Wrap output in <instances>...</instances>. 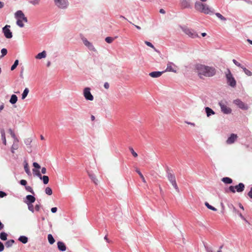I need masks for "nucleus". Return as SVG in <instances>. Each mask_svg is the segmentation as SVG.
I'll return each instance as SVG.
<instances>
[{
	"label": "nucleus",
	"instance_id": "obj_1",
	"mask_svg": "<svg viewBox=\"0 0 252 252\" xmlns=\"http://www.w3.org/2000/svg\"><path fill=\"white\" fill-rule=\"evenodd\" d=\"M194 71L200 79H203L204 77H212L215 76L217 72L214 67L201 63L195 64L194 66Z\"/></svg>",
	"mask_w": 252,
	"mask_h": 252
},
{
	"label": "nucleus",
	"instance_id": "obj_2",
	"mask_svg": "<svg viewBox=\"0 0 252 252\" xmlns=\"http://www.w3.org/2000/svg\"><path fill=\"white\" fill-rule=\"evenodd\" d=\"M194 8L196 11L205 14H212L214 13L213 9L211 7L200 1L195 2Z\"/></svg>",
	"mask_w": 252,
	"mask_h": 252
},
{
	"label": "nucleus",
	"instance_id": "obj_3",
	"mask_svg": "<svg viewBox=\"0 0 252 252\" xmlns=\"http://www.w3.org/2000/svg\"><path fill=\"white\" fill-rule=\"evenodd\" d=\"M15 18L17 19V24L20 27L22 28L24 26L23 22L27 23L28 22L27 18L25 17L23 12L19 10L15 14Z\"/></svg>",
	"mask_w": 252,
	"mask_h": 252
},
{
	"label": "nucleus",
	"instance_id": "obj_4",
	"mask_svg": "<svg viewBox=\"0 0 252 252\" xmlns=\"http://www.w3.org/2000/svg\"><path fill=\"white\" fill-rule=\"evenodd\" d=\"M167 178L175 190L177 192H179L180 190L176 182L175 176L172 172L169 169L167 170Z\"/></svg>",
	"mask_w": 252,
	"mask_h": 252
},
{
	"label": "nucleus",
	"instance_id": "obj_5",
	"mask_svg": "<svg viewBox=\"0 0 252 252\" xmlns=\"http://www.w3.org/2000/svg\"><path fill=\"white\" fill-rule=\"evenodd\" d=\"M227 84L231 87H235L236 85V82L229 69L225 72Z\"/></svg>",
	"mask_w": 252,
	"mask_h": 252
},
{
	"label": "nucleus",
	"instance_id": "obj_6",
	"mask_svg": "<svg viewBox=\"0 0 252 252\" xmlns=\"http://www.w3.org/2000/svg\"><path fill=\"white\" fill-rule=\"evenodd\" d=\"M221 111L225 114H230L232 110L230 108L227 107L226 101H221L219 103Z\"/></svg>",
	"mask_w": 252,
	"mask_h": 252
},
{
	"label": "nucleus",
	"instance_id": "obj_7",
	"mask_svg": "<svg viewBox=\"0 0 252 252\" xmlns=\"http://www.w3.org/2000/svg\"><path fill=\"white\" fill-rule=\"evenodd\" d=\"M182 29L185 33L191 38H195L198 37L197 33L192 29L188 28H184Z\"/></svg>",
	"mask_w": 252,
	"mask_h": 252
},
{
	"label": "nucleus",
	"instance_id": "obj_8",
	"mask_svg": "<svg viewBox=\"0 0 252 252\" xmlns=\"http://www.w3.org/2000/svg\"><path fill=\"white\" fill-rule=\"evenodd\" d=\"M91 89L90 88H85L83 91V95L86 99L92 101L94 100V96L91 93Z\"/></svg>",
	"mask_w": 252,
	"mask_h": 252
},
{
	"label": "nucleus",
	"instance_id": "obj_9",
	"mask_svg": "<svg viewBox=\"0 0 252 252\" xmlns=\"http://www.w3.org/2000/svg\"><path fill=\"white\" fill-rule=\"evenodd\" d=\"M55 4L60 8H65L68 5L67 0H54Z\"/></svg>",
	"mask_w": 252,
	"mask_h": 252
},
{
	"label": "nucleus",
	"instance_id": "obj_10",
	"mask_svg": "<svg viewBox=\"0 0 252 252\" xmlns=\"http://www.w3.org/2000/svg\"><path fill=\"white\" fill-rule=\"evenodd\" d=\"M10 26L9 25H6L3 28L2 31L4 33V36L7 38H10L12 37V34L9 30Z\"/></svg>",
	"mask_w": 252,
	"mask_h": 252
},
{
	"label": "nucleus",
	"instance_id": "obj_11",
	"mask_svg": "<svg viewBox=\"0 0 252 252\" xmlns=\"http://www.w3.org/2000/svg\"><path fill=\"white\" fill-rule=\"evenodd\" d=\"M233 102L234 104H235L240 108H241L242 109L247 110L248 109V106L247 105H246L243 102H242L239 99L234 100Z\"/></svg>",
	"mask_w": 252,
	"mask_h": 252
},
{
	"label": "nucleus",
	"instance_id": "obj_12",
	"mask_svg": "<svg viewBox=\"0 0 252 252\" xmlns=\"http://www.w3.org/2000/svg\"><path fill=\"white\" fill-rule=\"evenodd\" d=\"M237 135L235 134L232 133L230 135V137L228 138L226 140L227 144H231L233 143L237 138Z\"/></svg>",
	"mask_w": 252,
	"mask_h": 252
},
{
	"label": "nucleus",
	"instance_id": "obj_13",
	"mask_svg": "<svg viewBox=\"0 0 252 252\" xmlns=\"http://www.w3.org/2000/svg\"><path fill=\"white\" fill-rule=\"evenodd\" d=\"M35 200V198L31 195H28L26 196V200L25 201V202L27 204H32L33 203Z\"/></svg>",
	"mask_w": 252,
	"mask_h": 252
},
{
	"label": "nucleus",
	"instance_id": "obj_14",
	"mask_svg": "<svg viewBox=\"0 0 252 252\" xmlns=\"http://www.w3.org/2000/svg\"><path fill=\"white\" fill-rule=\"evenodd\" d=\"M165 71H154L150 73L149 75L153 78H157L160 76Z\"/></svg>",
	"mask_w": 252,
	"mask_h": 252
},
{
	"label": "nucleus",
	"instance_id": "obj_15",
	"mask_svg": "<svg viewBox=\"0 0 252 252\" xmlns=\"http://www.w3.org/2000/svg\"><path fill=\"white\" fill-rule=\"evenodd\" d=\"M57 246L58 249L62 252H64L66 250V246L65 244L61 241H59L57 243Z\"/></svg>",
	"mask_w": 252,
	"mask_h": 252
},
{
	"label": "nucleus",
	"instance_id": "obj_16",
	"mask_svg": "<svg viewBox=\"0 0 252 252\" xmlns=\"http://www.w3.org/2000/svg\"><path fill=\"white\" fill-rule=\"evenodd\" d=\"M235 189L238 192H242L245 189V185L243 183H239L238 185L235 186Z\"/></svg>",
	"mask_w": 252,
	"mask_h": 252
},
{
	"label": "nucleus",
	"instance_id": "obj_17",
	"mask_svg": "<svg viewBox=\"0 0 252 252\" xmlns=\"http://www.w3.org/2000/svg\"><path fill=\"white\" fill-rule=\"evenodd\" d=\"M83 43L90 50H94V47L92 44L90 43L87 39H83Z\"/></svg>",
	"mask_w": 252,
	"mask_h": 252
},
{
	"label": "nucleus",
	"instance_id": "obj_18",
	"mask_svg": "<svg viewBox=\"0 0 252 252\" xmlns=\"http://www.w3.org/2000/svg\"><path fill=\"white\" fill-rule=\"evenodd\" d=\"M181 6L184 8H189L190 7L189 0H181Z\"/></svg>",
	"mask_w": 252,
	"mask_h": 252
},
{
	"label": "nucleus",
	"instance_id": "obj_19",
	"mask_svg": "<svg viewBox=\"0 0 252 252\" xmlns=\"http://www.w3.org/2000/svg\"><path fill=\"white\" fill-rule=\"evenodd\" d=\"M89 177L91 179L92 181L95 184L97 185L98 183V180L96 178L95 176L92 173H88Z\"/></svg>",
	"mask_w": 252,
	"mask_h": 252
},
{
	"label": "nucleus",
	"instance_id": "obj_20",
	"mask_svg": "<svg viewBox=\"0 0 252 252\" xmlns=\"http://www.w3.org/2000/svg\"><path fill=\"white\" fill-rule=\"evenodd\" d=\"M173 64L172 63L169 62L167 64V68L165 71H171L176 72V70L174 69L172 67Z\"/></svg>",
	"mask_w": 252,
	"mask_h": 252
},
{
	"label": "nucleus",
	"instance_id": "obj_21",
	"mask_svg": "<svg viewBox=\"0 0 252 252\" xmlns=\"http://www.w3.org/2000/svg\"><path fill=\"white\" fill-rule=\"evenodd\" d=\"M24 169H25V171L26 172V173L29 176L32 175V173H31V172L30 171L28 163H27V162L26 161H24Z\"/></svg>",
	"mask_w": 252,
	"mask_h": 252
},
{
	"label": "nucleus",
	"instance_id": "obj_22",
	"mask_svg": "<svg viewBox=\"0 0 252 252\" xmlns=\"http://www.w3.org/2000/svg\"><path fill=\"white\" fill-rule=\"evenodd\" d=\"M46 57V53L45 51L38 53L36 56L35 58L36 59H41L42 58H45Z\"/></svg>",
	"mask_w": 252,
	"mask_h": 252
},
{
	"label": "nucleus",
	"instance_id": "obj_23",
	"mask_svg": "<svg viewBox=\"0 0 252 252\" xmlns=\"http://www.w3.org/2000/svg\"><path fill=\"white\" fill-rule=\"evenodd\" d=\"M205 111L207 117H209L212 115L215 114V112L212 109L208 107L205 108Z\"/></svg>",
	"mask_w": 252,
	"mask_h": 252
},
{
	"label": "nucleus",
	"instance_id": "obj_24",
	"mask_svg": "<svg viewBox=\"0 0 252 252\" xmlns=\"http://www.w3.org/2000/svg\"><path fill=\"white\" fill-rule=\"evenodd\" d=\"M24 142L25 144L26 145L27 148H31L32 147L31 146V143L32 142V139L31 138H28L25 139Z\"/></svg>",
	"mask_w": 252,
	"mask_h": 252
},
{
	"label": "nucleus",
	"instance_id": "obj_25",
	"mask_svg": "<svg viewBox=\"0 0 252 252\" xmlns=\"http://www.w3.org/2000/svg\"><path fill=\"white\" fill-rule=\"evenodd\" d=\"M221 181L226 184H230L232 183V180L229 177H223L221 179Z\"/></svg>",
	"mask_w": 252,
	"mask_h": 252
},
{
	"label": "nucleus",
	"instance_id": "obj_26",
	"mask_svg": "<svg viewBox=\"0 0 252 252\" xmlns=\"http://www.w3.org/2000/svg\"><path fill=\"white\" fill-rule=\"evenodd\" d=\"M18 240L23 244H26L28 242V238L25 236H21Z\"/></svg>",
	"mask_w": 252,
	"mask_h": 252
},
{
	"label": "nucleus",
	"instance_id": "obj_27",
	"mask_svg": "<svg viewBox=\"0 0 252 252\" xmlns=\"http://www.w3.org/2000/svg\"><path fill=\"white\" fill-rule=\"evenodd\" d=\"M17 100V96L15 94H12L11 96L9 101L11 104H13L16 103Z\"/></svg>",
	"mask_w": 252,
	"mask_h": 252
},
{
	"label": "nucleus",
	"instance_id": "obj_28",
	"mask_svg": "<svg viewBox=\"0 0 252 252\" xmlns=\"http://www.w3.org/2000/svg\"><path fill=\"white\" fill-rule=\"evenodd\" d=\"M1 136L2 140L3 141V143L5 145H6V140L5 132H4V130H1Z\"/></svg>",
	"mask_w": 252,
	"mask_h": 252
},
{
	"label": "nucleus",
	"instance_id": "obj_29",
	"mask_svg": "<svg viewBox=\"0 0 252 252\" xmlns=\"http://www.w3.org/2000/svg\"><path fill=\"white\" fill-rule=\"evenodd\" d=\"M29 92V89L26 88L24 90V91L22 94V99H24L27 97Z\"/></svg>",
	"mask_w": 252,
	"mask_h": 252
},
{
	"label": "nucleus",
	"instance_id": "obj_30",
	"mask_svg": "<svg viewBox=\"0 0 252 252\" xmlns=\"http://www.w3.org/2000/svg\"><path fill=\"white\" fill-rule=\"evenodd\" d=\"M48 240L49 243L50 244H53L55 241L54 238H53V236L51 234H49L48 235Z\"/></svg>",
	"mask_w": 252,
	"mask_h": 252
},
{
	"label": "nucleus",
	"instance_id": "obj_31",
	"mask_svg": "<svg viewBox=\"0 0 252 252\" xmlns=\"http://www.w3.org/2000/svg\"><path fill=\"white\" fill-rule=\"evenodd\" d=\"M14 243V240H12V239L9 240L5 243V246L7 248H9V247H11Z\"/></svg>",
	"mask_w": 252,
	"mask_h": 252
},
{
	"label": "nucleus",
	"instance_id": "obj_32",
	"mask_svg": "<svg viewBox=\"0 0 252 252\" xmlns=\"http://www.w3.org/2000/svg\"><path fill=\"white\" fill-rule=\"evenodd\" d=\"M7 234L4 232H1L0 234V238L3 241H5L7 239Z\"/></svg>",
	"mask_w": 252,
	"mask_h": 252
},
{
	"label": "nucleus",
	"instance_id": "obj_33",
	"mask_svg": "<svg viewBox=\"0 0 252 252\" xmlns=\"http://www.w3.org/2000/svg\"><path fill=\"white\" fill-rule=\"evenodd\" d=\"M205 205L207 207V208H208L209 209H210L211 210H213V211H217V209L215 207H214L213 206H211V205H210L208 202H206L205 203Z\"/></svg>",
	"mask_w": 252,
	"mask_h": 252
},
{
	"label": "nucleus",
	"instance_id": "obj_34",
	"mask_svg": "<svg viewBox=\"0 0 252 252\" xmlns=\"http://www.w3.org/2000/svg\"><path fill=\"white\" fill-rule=\"evenodd\" d=\"M242 68H243V71H244V72L245 73V74L246 75H247L248 76H251L252 75V72L250 70H248L246 67H242Z\"/></svg>",
	"mask_w": 252,
	"mask_h": 252
},
{
	"label": "nucleus",
	"instance_id": "obj_35",
	"mask_svg": "<svg viewBox=\"0 0 252 252\" xmlns=\"http://www.w3.org/2000/svg\"><path fill=\"white\" fill-rule=\"evenodd\" d=\"M8 131L11 135V137L16 140L17 141H18L17 138H16V135L14 133V131L11 129H9Z\"/></svg>",
	"mask_w": 252,
	"mask_h": 252
},
{
	"label": "nucleus",
	"instance_id": "obj_36",
	"mask_svg": "<svg viewBox=\"0 0 252 252\" xmlns=\"http://www.w3.org/2000/svg\"><path fill=\"white\" fill-rule=\"evenodd\" d=\"M40 0H30L29 2L33 5H38L40 3Z\"/></svg>",
	"mask_w": 252,
	"mask_h": 252
},
{
	"label": "nucleus",
	"instance_id": "obj_37",
	"mask_svg": "<svg viewBox=\"0 0 252 252\" xmlns=\"http://www.w3.org/2000/svg\"><path fill=\"white\" fill-rule=\"evenodd\" d=\"M41 179H42L43 183L44 184H47L49 182V178L47 176H43V177H42Z\"/></svg>",
	"mask_w": 252,
	"mask_h": 252
},
{
	"label": "nucleus",
	"instance_id": "obj_38",
	"mask_svg": "<svg viewBox=\"0 0 252 252\" xmlns=\"http://www.w3.org/2000/svg\"><path fill=\"white\" fill-rule=\"evenodd\" d=\"M45 192L49 195H51L52 194V190L50 187H47L45 189Z\"/></svg>",
	"mask_w": 252,
	"mask_h": 252
},
{
	"label": "nucleus",
	"instance_id": "obj_39",
	"mask_svg": "<svg viewBox=\"0 0 252 252\" xmlns=\"http://www.w3.org/2000/svg\"><path fill=\"white\" fill-rule=\"evenodd\" d=\"M129 150L133 157H137L138 156L137 154L134 151V150H133V149L132 147H129Z\"/></svg>",
	"mask_w": 252,
	"mask_h": 252
},
{
	"label": "nucleus",
	"instance_id": "obj_40",
	"mask_svg": "<svg viewBox=\"0 0 252 252\" xmlns=\"http://www.w3.org/2000/svg\"><path fill=\"white\" fill-rule=\"evenodd\" d=\"M18 63H19V61L18 60H15L14 64L12 65V66L11 67V70H14L16 68L17 65H18Z\"/></svg>",
	"mask_w": 252,
	"mask_h": 252
},
{
	"label": "nucleus",
	"instance_id": "obj_41",
	"mask_svg": "<svg viewBox=\"0 0 252 252\" xmlns=\"http://www.w3.org/2000/svg\"><path fill=\"white\" fill-rule=\"evenodd\" d=\"M136 172L139 175V176H140V178H141L143 182L144 183H146V180L145 179L144 177L143 176V175L141 173V172L139 170H136Z\"/></svg>",
	"mask_w": 252,
	"mask_h": 252
},
{
	"label": "nucleus",
	"instance_id": "obj_42",
	"mask_svg": "<svg viewBox=\"0 0 252 252\" xmlns=\"http://www.w3.org/2000/svg\"><path fill=\"white\" fill-rule=\"evenodd\" d=\"M25 189H26L27 191L32 193V194H34V192L32 189V188L30 186H26L25 187Z\"/></svg>",
	"mask_w": 252,
	"mask_h": 252
},
{
	"label": "nucleus",
	"instance_id": "obj_43",
	"mask_svg": "<svg viewBox=\"0 0 252 252\" xmlns=\"http://www.w3.org/2000/svg\"><path fill=\"white\" fill-rule=\"evenodd\" d=\"M105 40L106 42L111 43L113 41L114 39L111 37H107L105 38Z\"/></svg>",
	"mask_w": 252,
	"mask_h": 252
},
{
	"label": "nucleus",
	"instance_id": "obj_44",
	"mask_svg": "<svg viewBox=\"0 0 252 252\" xmlns=\"http://www.w3.org/2000/svg\"><path fill=\"white\" fill-rule=\"evenodd\" d=\"M27 205L28 206L29 210L33 213L34 212V208H33V205H32V204H29Z\"/></svg>",
	"mask_w": 252,
	"mask_h": 252
},
{
	"label": "nucleus",
	"instance_id": "obj_45",
	"mask_svg": "<svg viewBox=\"0 0 252 252\" xmlns=\"http://www.w3.org/2000/svg\"><path fill=\"white\" fill-rule=\"evenodd\" d=\"M1 53L2 54L1 57H3V56H4L5 55H6V54L7 53V50L6 49L3 48L1 50Z\"/></svg>",
	"mask_w": 252,
	"mask_h": 252
},
{
	"label": "nucleus",
	"instance_id": "obj_46",
	"mask_svg": "<svg viewBox=\"0 0 252 252\" xmlns=\"http://www.w3.org/2000/svg\"><path fill=\"white\" fill-rule=\"evenodd\" d=\"M229 190L232 193L235 192V186H231L229 187Z\"/></svg>",
	"mask_w": 252,
	"mask_h": 252
},
{
	"label": "nucleus",
	"instance_id": "obj_47",
	"mask_svg": "<svg viewBox=\"0 0 252 252\" xmlns=\"http://www.w3.org/2000/svg\"><path fill=\"white\" fill-rule=\"evenodd\" d=\"M216 16H217L218 18H220L221 20H225V18H224V17L222 15H221L220 13H217L216 14Z\"/></svg>",
	"mask_w": 252,
	"mask_h": 252
},
{
	"label": "nucleus",
	"instance_id": "obj_48",
	"mask_svg": "<svg viewBox=\"0 0 252 252\" xmlns=\"http://www.w3.org/2000/svg\"><path fill=\"white\" fill-rule=\"evenodd\" d=\"M233 62L236 65H237L239 67H241V68L242 67V66H241V64L239 62H238L236 60L233 59Z\"/></svg>",
	"mask_w": 252,
	"mask_h": 252
},
{
	"label": "nucleus",
	"instance_id": "obj_49",
	"mask_svg": "<svg viewBox=\"0 0 252 252\" xmlns=\"http://www.w3.org/2000/svg\"><path fill=\"white\" fill-rule=\"evenodd\" d=\"M145 43L147 46H149V47H151V48H152L155 49V47H154V45H153L151 42L146 41L145 42Z\"/></svg>",
	"mask_w": 252,
	"mask_h": 252
},
{
	"label": "nucleus",
	"instance_id": "obj_50",
	"mask_svg": "<svg viewBox=\"0 0 252 252\" xmlns=\"http://www.w3.org/2000/svg\"><path fill=\"white\" fill-rule=\"evenodd\" d=\"M20 183L21 185L22 186H25V187L26 186V185H27V182L26 180H21L20 181Z\"/></svg>",
	"mask_w": 252,
	"mask_h": 252
},
{
	"label": "nucleus",
	"instance_id": "obj_51",
	"mask_svg": "<svg viewBox=\"0 0 252 252\" xmlns=\"http://www.w3.org/2000/svg\"><path fill=\"white\" fill-rule=\"evenodd\" d=\"M6 196V193L2 191H0V198H2Z\"/></svg>",
	"mask_w": 252,
	"mask_h": 252
},
{
	"label": "nucleus",
	"instance_id": "obj_52",
	"mask_svg": "<svg viewBox=\"0 0 252 252\" xmlns=\"http://www.w3.org/2000/svg\"><path fill=\"white\" fill-rule=\"evenodd\" d=\"M238 214L242 220H244L247 223L248 222L247 220H246V219L244 218V217L242 215L241 213H238Z\"/></svg>",
	"mask_w": 252,
	"mask_h": 252
},
{
	"label": "nucleus",
	"instance_id": "obj_53",
	"mask_svg": "<svg viewBox=\"0 0 252 252\" xmlns=\"http://www.w3.org/2000/svg\"><path fill=\"white\" fill-rule=\"evenodd\" d=\"M33 166L35 167V168H40V165H39V164H38L37 162H33Z\"/></svg>",
	"mask_w": 252,
	"mask_h": 252
},
{
	"label": "nucleus",
	"instance_id": "obj_54",
	"mask_svg": "<svg viewBox=\"0 0 252 252\" xmlns=\"http://www.w3.org/2000/svg\"><path fill=\"white\" fill-rule=\"evenodd\" d=\"M4 249V245L1 242H0V252L3 251Z\"/></svg>",
	"mask_w": 252,
	"mask_h": 252
},
{
	"label": "nucleus",
	"instance_id": "obj_55",
	"mask_svg": "<svg viewBox=\"0 0 252 252\" xmlns=\"http://www.w3.org/2000/svg\"><path fill=\"white\" fill-rule=\"evenodd\" d=\"M248 195L250 198H252V187H251L250 191L248 192Z\"/></svg>",
	"mask_w": 252,
	"mask_h": 252
},
{
	"label": "nucleus",
	"instance_id": "obj_56",
	"mask_svg": "<svg viewBox=\"0 0 252 252\" xmlns=\"http://www.w3.org/2000/svg\"><path fill=\"white\" fill-rule=\"evenodd\" d=\"M104 87L106 89H108L109 88V84L107 82H105L104 84Z\"/></svg>",
	"mask_w": 252,
	"mask_h": 252
},
{
	"label": "nucleus",
	"instance_id": "obj_57",
	"mask_svg": "<svg viewBox=\"0 0 252 252\" xmlns=\"http://www.w3.org/2000/svg\"><path fill=\"white\" fill-rule=\"evenodd\" d=\"M51 210L53 213H55L57 211V208H56V207L52 208Z\"/></svg>",
	"mask_w": 252,
	"mask_h": 252
},
{
	"label": "nucleus",
	"instance_id": "obj_58",
	"mask_svg": "<svg viewBox=\"0 0 252 252\" xmlns=\"http://www.w3.org/2000/svg\"><path fill=\"white\" fill-rule=\"evenodd\" d=\"M40 208V205H38V204L36 205L35 206V209L37 211H38L39 210Z\"/></svg>",
	"mask_w": 252,
	"mask_h": 252
},
{
	"label": "nucleus",
	"instance_id": "obj_59",
	"mask_svg": "<svg viewBox=\"0 0 252 252\" xmlns=\"http://www.w3.org/2000/svg\"><path fill=\"white\" fill-rule=\"evenodd\" d=\"M41 172L42 174H45L46 173V169L45 167H42L41 169Z\"/></svg>",
	"mask_w": 252,
	"mask_h": 252
},
{
	"label": "nucleus",
	"instance_id": "obj_60",
	"mask_svg": "<svg viewBox=\"0 0 252 252\" xmlns=\"http://www.w3.org/2000/svg\"><path fill=\"white\" fill-rule=\"evenodd\" d=\"M206 251H207V252H213L211 248H206Z\"/></svg>",
	"mask_w": 252,
	"mask_h": 252
},
{
	"label": "nucleus",
	"instance_id": "obj_61",
	"mask_svg": "<svg viewBox=\"0 0 252 252\" xmlns=\"http://www.w3.org/2000/svg\"><path fill=\"white\" fill-rule=\"evenodd\" d=\"M187 124H188V125H190L192 126H195V124L194 123H191V122H186Z\"/></svg>",
	"mask_w": 252,
	"mask_h": 252
},
{
	"label": "nucleus",
	"instance_id": "obj_62",
	"mask_svg": "<svg viewBox=\"0 0 252 252\" xmlns=\"http://www.w3.org/2000/svg\"><path fill=\"white\" fill-rule=\"evenodd\" d=\"M159 12L162 13V14H164L165 13V11H164V9H160V10H159Z\"/></svg>",
	"mask_w": 252,
	"mask_h": 252
},
{
	"label": "nucleus",
	"instance_id": "obj_63",
	"mask_svg": "<svg viewBox=\"0 0 252 252\" xmlns=\"http://www.w3.org/2000/svg\"><path fill=\"white\" fill-rule=\"evenodd\" d=\"M3 6H4L3 2L0 1V8H2L3 7Z\"/></svg>",
	"mask_w": 252,
	"mask_h": 252
},
{
	"label": "nucleus",
	"instance_id": "obj_64",
	"mask_svg": "<svg viewBox=\"0 0 252 252\" xmlns=\"http://www.w3.org/2000/svg\"><path fill=\"white\" fill-rule=\"evenodd\" d=\"M104 240H105L108 243H109L110 241L109 240H108V238H107V236L106 235L104 238Z\"/></svg>",
	"mask_w": 252,
	"mask_h": 252
}]
</instances>
